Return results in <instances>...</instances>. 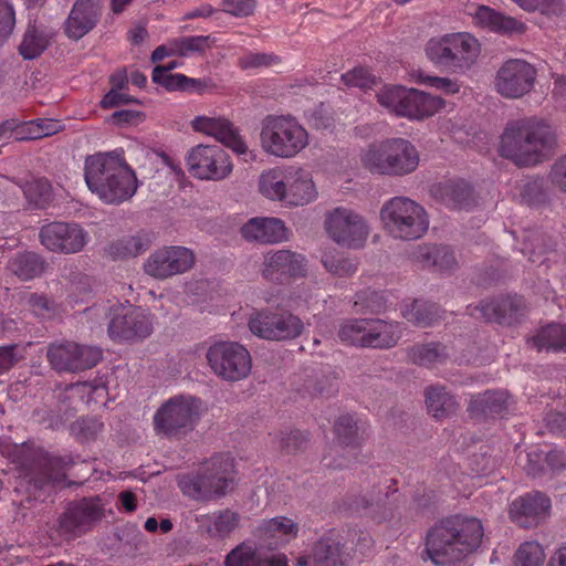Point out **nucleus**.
Segmentation results:
<instances>
[{"mask_svg": "<svg viewBox=\"0 0 566 566\" xmlns=\"http://www.w3.org/2000/svg\"><path fill=\"white\" fill-rule=\"evenodd\" d=\"M482 522L455 514L437 522L427 533L424 552L438 566H451L476 551L482 542Z\"/></svg>", "mask_w": 566, "mask_h": 566, "instance_id": "nucleus-1", "label": "nucleus"}, {"mask_svg": "<svg viewBox=\"0 0 566 566\" xmlns=\"http://www.w3.org/2000/svg\"><path fill=\"white\" fill-rule=\"evenodd\" d=\"M555 146L556 134L548 124L534 116L521 117L506 123L499 154L518 167H531L547 159Z\"/></svg>", "mask_w": 566, "mask_h": 566, "instance_id": "nucleus-2", "label": "nucleus"}, {"mask_svg": "<svg viewBox=\"0 0 566 566\" xmlns=\"http://www.w3.org/2000/svg\"><path fill=\"white\" fill-rule=\"evenodd\" d=\"M84 180L91 192L107 205L130 199L138 188L136 174L126 163L122 149L86 156Z\"/></svg>", "mask_w": 566, "mask_h": 566, "instance_id": "nucleus-3", "label": "nucleus"}, {"mask_svg": "<svg viewBox=\"0 0 566 566\" xmlns=\"http://www.w3.org/2000/svg\"><path fill=\"white\" fill-rule=\"evenodd\" d=\"M233 459L217 454L198 468L179 473L176 478L180 492L197 502H208L224 496L234 484Z\"/></svg>", "mask_w": 566, "mask_h": 566, "instance_id": "nucleus-4", "label": "nucleus"}, {"mask_svg": "<svg viewBox=\"0 0 566 566\" xmlns=\"http://www.w3.org/2000/svg\"><path fill=\"white\" fill-rule=\"evenodd\" d=\"M0 453L25 472L39 470V474L31 479L39 490L64 485L65 470L73 464L70 457H53L31 443L18 444L9 438L0 440Z\"/></svg>", "mask_w": 566, "mask_h": 566, "instance_id": "nucleus-5", "label": "nucleus"}, {"mask_svg": "<svg viewBox=\"0 0 566 566\" xmlns=\"http://www.w3.org/2000/svg\"><path fill=\"white\" fill-rule=\"evenodd\" d=\"M420 156L408 139L394 137L368 145L360 153L361 166L373 175L403 177L419 166Z\"/></svg>", "mask_w": 566, "mask_h": 566, "instance_id": "nucleus-6", "label": "nucleus"}, {"mask_svg": "<svg viewBox=\"0 0 566 566\" xmlns=\"http://www.w3.org/2000/svg\"><path fill=\"white\" fill-rule=\"evenodd\" d=\"M424 52L438 69L453 74H463L476 62L481 46L468 32L447 33L428 40Z\"/></svg>", "mask_w": 566, "mask_h": 566, "instance_id": "nucleus-7", "label": "nucleus"}, {"mask_svg": "<svg viewBox=\"0 0 566 566\" xmlns=\"http://www.w3.org/2000/svg\"><path fill=\"white\" fill-rule=\"evenodd\" d=\"M385 231L394 239H420L429 228L426 209L415 200L398 196L387 200L380 209Z\"/></svg>", "mask_w": 566, "mask_h": 566, "instance_id": "nucleus-8", "label": "nucleus"}, {"mask_svg": "<svg viewBox=\"0 0 566 566\" xmlns=\"http://www.w3.org/2000/svg\"><path fill=\"white\" fill-rule=\"evenodd\" d=\"M262 149L277 158H292L308 145V133L293 116L269 115L262 120Z\"/></svg>", "mask_w": 566, "mask_h": 566, "instance_id": "nucleus-9", "label": "nucleus"}, {"mask_svg": "<svg viewBox=\"0 0 566 566\" xmlns=\"http://www.w3.org/2000/svg\"><path fill=\"white\" fill-rule=\"evenodd\" d=\"M376 96L381 106L409 119L431 117L446 106V101L439 96L399 85H385Z\"/></svg>", "mask_w": 566, "mask_h": 566, "instance_id": "nucleus-10", "label": "nucleus"}, {"mask_svg": "<svg viewBox=\"0 0 566 566\" xmlns=\"http://www.w3.org/2000/svg\"><path fill=\"white\" fill-rule=\"evenodd\" d=\"M107 334L118 343L140 342L154 332L155 317L140 306L117 304L108 312Z\"/></svg>", "mask_w": 566, "mask_h": 566, "instance_id": "nucleus-11", "label": "nucleus"}, {"mask_svg": "<svg viewBox=\"0 0 566 566\" xmlns=\"http://www.w3.org/2000/svg\"><path fill=\"white\" fill-rule=\"evenodd\" d=\"M324 228L336 244L359 250L366 245L370 226L366 218L347 207H336L325 216Z\"/></svg>", "mask_w": 566, "mask_h": 566, "instance_id": "nucleus-12", "label": "nucleus"}, {"mask_svg": "<svg viewBox=\"0 0 566 566\" xmlns=\"http://www.w3.org/2000/svg\"><path fill=\"white\" fill-rule=\"evenodd\" d=\"M248 325L253 335L275 342L295 339L304 331V323L297 315L280 308L253 312Z\"/></svg>", "mask_w": 566, "mask_h": 566, "instance_id": "nucleus-13", "label": "nucleus"}, {"mask_svg": "<svg viewBox=\"0 0 566 566\" xmlns=\"http://www.w3.org/2000/svg\"><path fill=\"white\" fill-rule=\"evenodd\" d=\"M199 409L200 399L190 396L174 397L155 413V430L166 437L184 434L193 429Z\"/></svg>", "mask_w": 566, "mask_h": 566, "instance_id": "nucleus-14", "label": "nucleus"}, {"mask_svg": "<svg viewBox=\"0 0 566 566\" xmlns=\"http://www.w3.org/2000/svg\"><path fill=\"white\" fill-rule=\"evenodd\" d=\"M207 360L213 373L228 381L247 378L252 368L248 349L233 342H220L210 346Z\"/></svg>", "mask_w": 566, "mask_h": 566, "instance_id": "nucleus-15", "label": "nucleus"}, {"mask_svg": "<svg viewBox=\"0 0 566 566\" xmlns=\"http://www.w3.org/2000/svg\"><path fill=\"white\" fill-rule=\"evenodd\" d=\"M537 71L522 59H510L497 70L494 90L504 98L518 99L530 94L535 86Z\"/></svg>", "mask_w": 566, "mask_h": 566, "instance_id": "nucleus-16", "label": "nucleus"}, {"mask_svg": "<svg viewBox=\"0 0 566 566\" xmlns=\"http://www.w3.org/2000/svg\"><path fill=\"white\" fill-rule=\"evenodd\" d=\"M189 172L200 180H223L232 171L227 151L219 145H197L187 156Z\"/></svg>", "mask_w": 566, "mask_h": 566, "instance_id": "nucleus-17", "label": "nucleus"}, {"mask_svg": "<svg viewBox=\"0 0 566 566\" xmlns=\"http://www.w3.org/2000/svg\"><path fill=\"white\" fill-rule=\"evenodd\" d=\"M46 357L56 371L76 373L96 366L103 359V352L96 346L63 342L51 344Z\"/></svg>", "mask_w": 566, "mask_h": 566, "instance_id": "nucleus-18", "label": "nucleus"}, {"mask_svg": "<svg viewBox=\"0 0 566 566\" xmlns=\"http://www.w3.org/2000/svg\"><path fill=\"white\" fill-rule=\"evenodd\" d=\"M196 262L191 249L182 245H165L151 252L144 263V271L156 280H166L190 271Z\"/></svg>", "mask_w": 566, "mask_h": 566, "instance_id": "nucleus-19", "label": "nucleus"}, {"mask_svg": "<svg viewBox=\"0 0 566 566\" xmlns=\"http://www.w3.org/2000/svg\"><path fill=\"white\" fill-rule=\"evenodd\" d=\"M41 244L49 251L72 254L82 251L90 241L88 232L78 223L53 221L41 227Z\"/></svg>", "mask_w": 566, "mask_h": 566, "instance_id": "nucleus-20", "label": "nucleus"}, {"mask_svg": "<svg viewBox=\"0 0 566 566\" xmlns=\"http://www.w3.org/2000/svg\"><path fill=\"white\" fill-rule=\"evenodd\" d=\"M103 516V507L98 497H83L71 502L57 521L59 534L66 538H75L87 532Z\"/></svg>", "mask_w": 566, "mask_h": 566, "instance_id": "nucleus-21", "label": "nucleus"}, {"mask_svg": "<svg viewBox=\"0 0 566 566\" xmlns=\"http://www.w3.org/2000/svg\"><path fill=\"white\" fill-rule=\"evenodd\" d=\"M467 313L475 319L510 326L525 316L526 304L522 296L505 295L485 298L475 306L468 305Z\"/></svg>", "mask_w": 566, "mask_h": 566, "instance_id": "nucleus-22", "label": "nucleus"}, {"mask_svg": "<svg viewBox=\"0 0 566 566\" xmlns=\"http://www.w3.org/2000/svg\"><path fill=\"white\" fill-rule=\"evenodd\" d=\"M196 132L213 136L237 155L243 156L244 161L255 160L256 155L249 147L233 124L226 118L197 116L191 123Z\"/></svg>", "mask_w": 566, "mask_h": 566, "instance_id": "nucleus-23", "label": "nucleus"}, {"mask_svg": "<svg viewBox=\"0 0 566 566\" xmlns=\"http://www.w3.org/2000/svg\"><path fill=\"white\" fill-rule=\"evenodd\" d=\"M262 272L265 279H304L307 273V260L305 255L291 250L270 251L264 255Z\"/></svg>", "mask_w": 566, "mask_h": 566, "instance_id": "nucleus-24", "label": "nucleus"}, {"mask_svg": "<svg viewBox=\"0 0 566 566\" xmlns=\"http://www.w3.org/2000/svg\"><path fill=\"white\" fill-rule=\"evenodd\" d=\"M102 10V0H76L64 23L66 36L77 41L90 33L97 25Z\"/></svg>", "mask_w": 566, "mask_h": 566, "instance_id": "nucleus-25", "label": "nucleus"}, {"mask_svg": "<svg viewBox=\"0 0 566 566\" xmlns=\"http://www.w3.org/2000/svg\"><path fill=\"white\" fill-rule=\"evenodd\" d=\"M551 505L548 496L535 491L515 499L510 505L509 513L514 523L528 528L548 515Z\"/></svg>", "mask_w": 566, "mask_h": 566, "instance_id": "nucleus-26", "label": "nucleus"}, {"mask_svg": "<svg viewBox=\"0 0 566 566\" xmlns=\"http://www.w3.org/2000/svg\"><path fill=\"white\" fill-rule=\"evenodd\" d=\"M240 233L245 241L259 244H275L287 240V229L279 218H252L241 227Z\"/></svg>", "mask_w": 566, "mask_h": 566, "instance_id": "nucleus-27", "label": "nucleus"}, {"mask_svg": "<svg viewBox=\"0 0 566 566\" xmlns=\"http://www.w3.org/2000/svg\"><path fill=\"white\" fill-rule=\"evenodd\" d=\"M240 520V514L230 509L217 510L196 517L198 526L209 537L216 539H223L230 536L238 528Z\"/></svg>", "mask_w": 566, "mask_h": 566, "instance_id": "nucleus-28", "label": "nucleus"}, {"mask_svg": "<svg viewBox=\"0 0 566 566\" xmlns=\"http://www.w3.org/2000/svg\"><path fill=\"white\" fill-rule=\"evenodd\" d=\"M403 329V324L397 321L369 318V328L365 338L366 348H394L402 337Z\"/></svg>", "mask_w": 566, "mask_h": 566, "instance_id": "nucleus-29", "label": "nucleus"}, {"mask_svg": "<svg viewBox=\"0 0 566 566\" xmlns=\"http://www.w3.org/2000/svg\"><path fill=\"white\" fill-rule=\"evenodd\" d=\"M285 206L297 207L314 201L317 190L310 172L301 168H289Z\"/></svg>", "mask_w": 566, "mask_h": 566, "instance_id": "nucleus-30", "label": "nucleus"}, {"mask_svg": "<svg viewBox=\"0 0 566 566\" xmlns=\"http://www.w3.org/2000/svg\"><path fill=\"white\" fill-rule=\"evenodd\" d=\"M297 564L300 566H345L346 559L340 542L329 535L317 541L311 555L300 557Z\"/></svg>", "mask_w": 566, "mask_h": 566, "instance_id": "nucleus-31", "label": "nucleus"}, {"mask_svg": "<svg viewBox=\"0 0 566 566\" xmlns=\"http://www.w3.org/2000/svg\"><path fill=\"white\" fill-rule=\"evenodd\" d=\"M413 258L424 268H433L439 272H451L458 268L454 251L448 245H419L413 252Z\"/></svg>", "mask_w": 566, "mask_h": 566, "instance_id": "nucleus-32", "label": "nucleus"}, {"mask_svg": "<svg viewBox=\"0 0 566 566\" xmlns=\"http://www.w3.org/2000/svg\"><path fill=\"white\" fill-rule=\"evenodd\" d=\"M153 243V234L140 231L134 235H127L112 241L105 249V253L112 260H125L136 258L146 252Z\"/></svg>", "mask_w": 566, "mask_h": 566, "instance_id": "nucleus-33", "label": "nucleus"}, {"mask_svg": "<svg viewBox=\"0 0 566 566\" xmlns=\"http://www.w3.org/2000/svg\"><path fill=\"white\" fill-rule=\"evenodd\" d=\"M432 195L451 209L468 208L473 202L472 188L463 180H447L434 185Z\"/></svg>", "mask_w": 566, "mask_h": 566, "instance_id": "nucleus-34", "label": "nucleus"}, {"mask_svg": "<svg viewBox=\"0 0 566 566\" xmlns=\"http://www.w3.org/2000/svg\"><path fill=\"white\" fill-rule=\"evenodd\" d=\"M474 19L479 25L503 34H522L526 30V25L522 21L504 15L485 6L476 9Z\"/></svg>", "mask_w": 566, "mask_h": 566, "instance_id": "nucleus-35", "label": "nucleus"}, {"mask_svg": "<svg viewBox=\"0 0 566 566\" xmlns=\"http://www.w3.org/2000/svg\"><path fill=\"white\" fill-rule=\"evenodd\" d=\"M258 531L261 539L268 542L269 546H277L295 538L298 526L289 517L276 516L263 521Z\"/></svg>", "mask_w": 566, "mask_h": 566, "instance_id": "nucleus-36", "label": "nucleus"}, {"mask_svg": "<svg viewBox=\"0 0 566 566\" xmlns=\"http://www.w3.org/2000/svg\"><path fill=\"white\" fill-rule=\"evenodd\" d=\"M368 426L352 415H342L334 422V434L340 447L357 449L366 439Z\"/></svg>", "mask_w": 566, "mask_h": 566, "instance_id": "nucleus-37", "label": "nucleus"}, {"mask_svg": "<svg viewBox=\"0 0 566 566\" xmlns=\"http://www.w3.org/2000/svg\"><path fill=\"white\" fill-rule=\"evenodd\" d=\"M406 352L409 361L424 367L444 364L450 356L448 347L440 342L418 343Z\"/></svg>", "mask_w": 566, "mask_h": 566, "instance_id": "nucleus-38", "label": "nucleus"}, {"mask_svg": "<svg viewBox=\"0 0 566 566\" xmlns=\"http://www.w3.org/2000/svg\"><path fill=\"white\" fill-rule=\"evenodd\" d=\"M401 314L403 318L418 327L431 326L442 318L440 306L423 300H413L401 310Z\"/></svg>", "mask_w": 566, "mask_h": 566, "instance_id": "nucleus-39", "label": "nucleus"}, {"mask_svg": "<svg viewBox=\"0 0 566 566\" xmlns=\"http://www.w3.org/2000/svg\"><path fill=\"white\" fill-rule=\"evenodd\" d=\"M528 343L537 350L566 352V325L548 324L530 338Z\"/></svg>", "mask_w": 566, "mask_h": 566, "instance_id": "nucleus-40", "label": "nucleus"}, {"mask_svg": "<svg viewBox=\"0 0 566 566\" xmlns=\"http://www.w3.org/2000/svg\"><path fill=\"white\" fill-rule=\"evenodd\" d=\"M289 169L271 168L259 178V190L269 200L285 202Z\"/></svg>", "mask_w": 566, "mask_h": 566, "instance_id": "nucleus-41", "label": "nucleus"}, {"mask_svg": "<svg viewBox=\"0 0 566 566\" xmlns=\"http://www.w3.org/2000/svg\"><path fill=\"white\" fill-rule=\"evenodd\" d=\"M424 396L428 411L436 419L447 418L458 409L459 405L455 398L441 385L428 387Z\"/></svg>", "mask_w": 566, "mask_h": 566, "instance_id": "nucleus-42", "label": "nucleus"}, {"mask_svg": "<svg viewBox=\"0 0 566 566\" xmlns=\"http://www.w3.org/2000/svg\"><path fill=\"white\" fill-rule=\"evenodd\" d=\"M52 32L45 28L30 24L19 45V53L24 60H33L49 46Z\"/></svg>", "mask_w": 566, "mask_h": 566, "instance_id": "nucleus-43", "label": "nucleus"}, {"mask_svg": "<svg viewBox=\"0 0 566 566\" xmlns=\"http://www.w3.org/2000/svg\"><path fill=\"white\" fill-rule=\"evenodd\" d=\"M44 269V260L33 252L20 253L9 262V270L22 281L40 276Z\"/></svg>", "mask_w": 566, "mask_h": 566, "instance_id": "nucleus-44", "label": "nucleus"}, {"mask_svg": "<svg viewBox=\"0 0 566 566\" xmlns=\"http://www.w3.org/2000/svg\"><path fill=\"white\" fill-rule=\"evenodd\" d=\"M348 507L352 512L367 516L378 523L391 515L385 500L369 497L367 494L352 499Z\"/></svg>", "mask_w": 566, "mask_h": 566, "instance_id": "nucleus-45", "label": "nucleus"}, {"mask_svg": "<svg viewBox=\"0 0 566 566\" xmlns=\"http://www.w3.org/2000/svg\"><path fill=\"white\" fill-rule=\"evenodd\" d=\"M510 396L503 390H488L478 395L471 401L470 408L484 415L501 413L509 406Z\"/></svg>", "mask_w": 566, "mask_h": 566, "instance_id": "nucleus-46", "label": "nucleus"}, {"mask_svg": "<svg viewBox=\"0 0 566 566\" xmlns=\"http://www.w3.org/2000/svg\"><path fill=\"white\" fill-rule=\"evenodd\" d=\"M369 328V318H350L342 323L338 337L343 343L366 348L365 338Z\"/></svg>", "mask_w": 566, "mask_h": 566, "instance_id": "nucleus-47", "label": "nucleus"}, {"mask_svg": "<svg viewBox=\"0 0 566 566\" xmlns=\"http://www.w3.org/2000/svg\"><path fill=\"white\" fill-rule=\"evenodd\" d=\"M51 185L45 178L32 179L22 186L28 201L38 208H43L51 200Z\"/></svg>", "mask_w": 566, "mask_h": 566, "instance_id": "nucleus-48", "label": "nucleus"}, {"mask_svg": "<svg viewBox=\"0 0 566 566\" xmlns=\"http://www.w3.org/2000/svg\"><path fill=\"white\" fill-rule=\"evenodd\" d=\"M213 40L210 35H190L175 39L172 41V53L180 56H188L191 53H201L209 49Z\"/></svg>", "mask_w": 566, "mask_h": 566, "instance_id": "nucleus-49", "label": "nucleus"}, {"mask_svg": "<svg viewBox=\"0 0 566 566\" xmlns=\"http://www.w3.org/2000/svg\"><path fill=\"white\" fill-rule=\"evenodd\" d=\"M354 306L357 313H381L389 307L386 297L369 287L356 295Z\"/></svg>", "mask_w": 566, "mask_h": 566, "instance_id": "nucleus-50", "label": "nucleus"}, {"mask_svg": "<svg viewBox=\"0 0 566 566\" xmlns=\"http://www.w3.org/2000/svg\"><path fill=\"white\" fill-rule=\"evenodd\" d=\"M103 422L95 417H85L71 424V434L80 442L95 440L103 430Z\"/></svg>", "mask_w": 566, "mask_h": 566, "instance_id": "nucleus-51", "label": "nucleus"}, {"mask_svg": "<svg viewBox=\"0 0 566 566\" xmlns=\"http://www.w3.org/2000/svg\"><path fill=\"white\" fill-rule=\"evenodd\" d=\"M544 560V549L537 542H525L515 553V566H542Z\"/></svg>", "mask_w": 566, "mask_h": 566, "instance_id": "nucleus-52", "label": "nucleus"}, {"mask_svg": "<svg viewBox=\"0 0 566 566\" xmlns=\"http://www.w3.org/2000/svg\"><path fill=\"white\" fill-rule=\"evenodd\" d=\"M260 557L253 547L241 544L228 554L226 566H258Z\"/></svg>", "mask_w": 566, "mask_h": 566, "instance_id": "nucleus-53", "label": "nucleus"}, {"mask_svg": "<svg viewBox=\"0 0 566 566\" xmlns=\"http://www.w3.org/2000/svg\"><path fill=\"white\" fill-rule=\"evenodd\" d=\"M281 62V59L272 53L248 52L238 60V66L242 70L268 67Z\"/></svg>", "mask_w": 566, "mask_h": 566, "instance_id": "nucleus-54", "label": "nucleus"}, {"mask_svg": "<svg viewBox=\"0 0 566 566\" xmlns=\"http://www.w3.org/2000/svg\"><path fill=\"white\" fill-rule=\"evenodd\" d=\"M15 24V12L9 0H0V43L9 38Z\"/></svg>", "mask_w": 566, "mask_h": 566, "instance_id": "nucleus-55", "label": "nucleus"}, {"mask_svg": "<svg viewBox=\"0 0 566 566\" xmlns=\"http://www.w3.org/2000/svg\"><path fill=\"white\" fill-rule=\"evenodd\" d=\"M342 81L346 86L368 88L374 82L375 77L365 67H355L342 75Z\"/></svg>", "mask_w": 566, "mask_h": 566, "instance_id": "nucleus-56", "label": "nucleus"}, {"mask_svg": "<svg viewBox=\"0 0 566 566\" xmlns=\"http://www.w3.org/2000/svg\"><path fill=\"white\" fill-rule=\"evenodd\" d=\"M419 83L441 91L446 94H455L460 91V85L457 81L449 77L432 76L423 73L419 74Z\"/></svg>", "mask_w": 566, "mask_h": 566, "instance_id": "nucleus-57", "label": "nucleus"}, {"mask_svg": "<svg viewBox=\"0 0 566 566\" xmlns=\"http://www.w3.org/2000/svg\"><path fill=\"white\" fill-rule=\"evenodd\" d=\"M184 74L180 73H168L167 69L163 66H156L153 70L151 80L154 83L161 85L169 92L180 91L181 90V81L179 77H182Z\"/></svg>", "mask_w": 566, "mask_h": 566, "instance_id": "nucleus-58", "label": "nucleus"}, {"mask_svg": "<svg viewBox=\"0 0 566 566\" xmlns=\"http://www.w3.org/2000/svg\"><path fill=\"white\" fill-rule=\"evenodd\" d=\"M323 264L328 272L338 276H349L357 270L356 265L349 260H336L333 256H325L323 259Z\"/></svg>", "mask_w": 566, "mask_h": 566, "instance_id": "nucleus-59", "label": "nucleus"}, {"mask_svg": "<svg viewBox=\"0 0 566 566\" xmlns=\"http://www.w3.org/2000/svg\"><path fill=\"white\" fill-rule=\"evenodd\" d=\"M223 11L234 17H248L255 9L254 0H223Z\"/></svg>", "mask_w": 566, "mask_h": 566, "instance_id": "nucleus-60", "label": "nucleus"}, {"mask_svg": "<svg viewBox=\"0 0 566 566\" xmlns=\"http://www.w3.org/2000/svg\"><path fill=\"white\" fill-rule=\"evenodd\" d=\"M548 178L556 189L566 193V155L553 164Z\"/></svg>", "mask_w": 566, "mask_h": 566, "instance_id": "nucleus-61", "label": "nucleus"}, {"mask_svg": "<svg viewBox=\"0 0 566 566\" xmlns=\"http://www.w3.org/2000/svg\"><path fill=\"white\" fill-rule=\"evenodd\" d=\"M307 443V437L298 430L284 433L280 440L281 449L287 453L301 450Z\"/></svg>", "mask_w": 566, "mask_h": 566, "instance_id": "nucleus-62", "label": "nucleus"}, {"mask_svg": "<svg viewBox=\"0 0 566 566\" xmlns=\"http://www.w3.org/2000/svg\"><path fill=\"white\" fill-rule=\"evenodd\" d=\"M122 90H111L101 101V107L104 109L113 108L122 104L139 103L138 99L122 93Z\"/></svg>", "mask_w": 566, "mask_h": 566, "instance_id": "nucleus-63", "label": "nucleus"}, {"mask_svg": "<svg viewBox=\"0 0 566 566\" xmlns=\"http://www.w3.org/2000/svg\"><path fill=\"white\" fill-rule=\"evenodd\" d=\"M179 80L181 81L180 92L203 94L213 86L210 80L188 77L185 74Z\"/></svg>", "mask_w": 566, "mask_h": 566, "instance_id": "nucleus-64", "label": "nucleus"}]
</instances>
